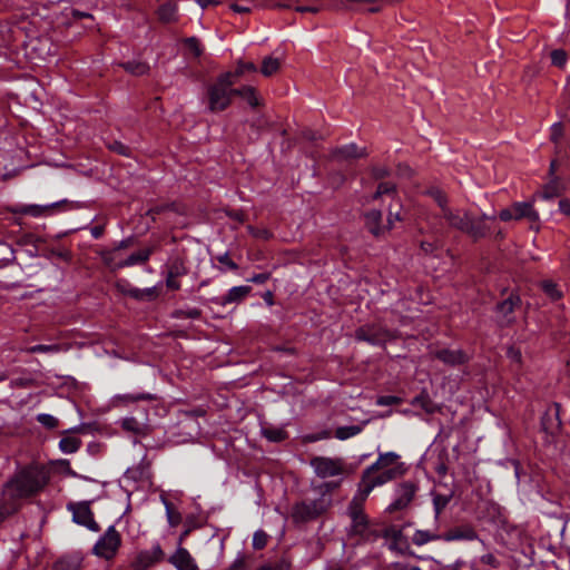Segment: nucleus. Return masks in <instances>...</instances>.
Instances as JSON below:
<instances>
[{"label": "nucleus", "instance_id": "obj_10", "mask_svg": "<svg viewBox=\"0 0 570 570\" xmlns=\"http://www.w3.org/2000/svg\"><path fill=\"white\" fill-rule=\"evenodd\" d=\"M120 542L119 532L111 525L94 546V553L100 558L110 560L118 551Z\"/></svg>", "mask_w": 570, "mask_h": 570}, {"label": "nucleus", "instance_id": "obj_39", "mask_svg": "<svg viewBox=\"0 0 570 570\" xmlns=\"http://www.w3.org/2000/svg\"><path fill=\"white\" fill-rule=\"evenodd\" d=\"M120 425L125 431L131 432L135 434L139 433V431H140V424L137 421V419H135V417L122 419L120 422Z\"/></svg>", "mask_w": 570, "mask_h": 570}, {"label": "nucleus", "instance_id": "obj_7", "mask_svg": "<svg viewBox=\"0 0 570 570\" xmlns=\"http://www.w3.org/2000/svg\"><path fill=\"white\" fill-rule=\"evenodd\" d=\"M383 196H386L391 199L385 224L386 230L389 232L395 226V223L402 220V203L397 196L396 186L393 183L384 181L379 184L376 191L373 195V199H379L382 198Z\"/></svg>", "mask_w": 570, "mask_h": 570}, {"label": "nucleus", "instance_id": "obj_20", "mask_svg": "<svg viewBox=\"0 0 570 570\" xmlns=\"http://www.w3.org/2000/svg\"><path fill=\"white\" fill-rule=\"evenodd\" d=\"M166 554L159 543L151 546L148 552H145V568L163 562Z\"/></svg>", "mask_w": 570, "mask_h": 570}, {"label": "nucleus", "instance_id": "obj_50", "mask_svg": "<svg viewBox=\"0 0 570 570\" xmlns=\"http://www.w3.org/2000/svg\"><path fill=\"white\" fill-rule=\"evenodd\" d=\"M508 357L517 363L518 365H521L522 363V353L519 348H515V347H509L508 352Z\"/></svg>", "mask_w": 570, "mask_h": 570}, {"label": "nucleus", "instance_id": "obj_32", "mask_svg": "<svg viewBox=\"0 0 570 570\" xmlns=\"http://www.w3.org/2000/svg\"><path fill=\"white\" fill-rule=\"evenodd\" d=\"M281 62L277 58L266 57L264 58L261 67V72L265 77H271L278 71Z\"/></svg>", "mask_w": 570, "mask_h": 570}, {"label": "nucleus", "instance_id": "obj_61", "mask_svg": "<svg viewBox=\"0 0 570 570\" xmlns=\"http://www.w3.org/2000/svg\"><path fill=\"white\" fill-rule=\"evenodd\" d=\"M230 9L234 12H237V13H247V12H249V8L243 7V6H239V4H232Z\"/></svg>", "mask_w": 570, "mask_h": 570}, {"label": "nucleus", "instance_id": "obj_54", "mask_svg": "<svg viewBox=\"0 0 570 570\" xmlns=\"http://www.w3.org/2000/svg\"><path fill=\"white\" fill-rule=\"evenodd\" d=\"M176 275H169L167 274L166 285L171 291H177L180 287V283L177 281Z\"/></svg>", "mask_w": 570, "mask_h": 570}, {"label": "nucleus", "instance_id": "obj_51", "mask_svg": "<svg viewBox=\"0 0 570 570\" xmlns=\"http://www.w3.org/2000/svg\"><path fill=\"white\" fill-rule=\"evenodd\" d=\"M200 316V311L198 308H189L186 311H178L177 317H185V318H198Z\"/></svg>", "mask_w": 570, "mask_h": 570}, {"label": "nucleus", "instance_id": "obj_18", "mask_svg": "<svg viewBox=\"0 0 570 570\" xmlns=\"http://www.w3.org/2000/svg\"><path fill=\"white\" fill-rule=\"evenodd\" d=\"M250 291L252 288L249 286H234L227 292L226 295L218 298L217 303L223 306L232 303H239L250 293Z\"/></svg>", "mask_w": 570, "mask_h": 570}, {"label": "nucleus", "instance_id": "obj_29", "mask_svg": "<svg viewBox=\"0 0 570 570\" xmlns=\"http://www.w3.org/2000/svg\"><path fill=\"white\" fill-rule=\"evenodd\" d=\"M53 570H80V559L63 557L53 564Z\"/></svg>", "mask_w": 570, "mask_h": 570}, {"label": "nucleus", "instance_id": "obj_64", "mask_svg": "<svg viewBox=\"0 0 570 570\" xmlns=\"http://www.w3.org/2000/svg\"><path fill=\"white\" fill-rule=\"evenodd\" d=\"M197 3L203 8H207L209 4L215 3L213 0H197Z\"/></svg>", "mask_w": 570, "mask_h": 570}, {"label": "nucleus", "instance_id": "obj_45", "mask_svg": "<svg viewBox=\"0 0 570 570\" xmlns=\"http://www.w3.org/2000/svg\"><path fill=\"white\" fill-rule=\"evenodd\" d=\"M256 570H289V566L284 561L268 562L259 566Z\"/></svg>", "mask_w": 570, "mask_h": 570}, {"label": "nucleus", "instance_id": "obj_6", "mask_svg": "<svg viewBox=\"0 0 570 570\" xmlns=\"http://www.w3.org/2000/svg\"><path fill=\"white\" fill-rule=\"evenodd\" d=\"M331 504L328 494H322L315 500H304L293 505L291 518L295 523H306L324 514Z\"/></svg>", "mask_w": 570, "mask_h": 570}, {"label": "nucleus", "instance_id": "obj_46", "mask_svg": "<svg viewBox=\"0 0 570 570\" xmlns=\"http://www.w3.org/2000/svg\"><path fill=\"white\" fill-rule=\"evenodd\" d=\"M551 61L554 66L562 67L567 61V53L563 50H553Z\"/></svg>", "mask_w": 570, "mask_h": 570}, {"label": "nucleus", "instance_id": "obj_31", "mask_svg": "<svg viewBox=\"0 0 570 570\" xmlns=\"http://www.w3.org/2000/svg\"><path fill=\"white\" fill-rule=\"evenodd\" d=\"M452 499V495L450 494H434L433 495V509H434V517L438 520L442 513V511L448 507Z\"/></svg>", "mask_w": 570, "mask_h": 570}, {"label": "nucleus", "instance_id": "obj_27", "mask_svg": "<svg viewBox=\"0 0 570 570\" xmlns=\"http://www.w3.org/2000/svg\"><path fill=\"white\" fill-rule=\"evenodd\" d=\"M186 273H187V267H186L184 258L176 256L169 261L168 267H167V274L176 275L179 277V276L185 275Z\"/></svg>", "mask_w": 570, "mask_h": 570}, {"label": "nucleus", "instance_id": "obj_2", "mask_svg": "<svg viewBox=\"0 0 570 570\" xmlns=\"http://www.w3.org/2000/svg\"><path fill=\"white\" fill-rule=\"evenodd\" d=\"M49 482V472L41 465H28L17 471L4 484V493L11 499H27L38 494Z\"/></svg>", "mask_w": 570, "mask_h": 570}, {"label": "nucleus", "instance_id": "obj_41", "mask_svg": "<svg viewBox=\"0 0 570 570\" xmlns=\"http://www.w3.org/2000/svg\"><path fill=\"white\" fill-rule=\"evenodd\" d=\"M267 534L263 530H257L253 535V547L256 550L263 549L267 544Z\"/></svg>", "mask_w": 570, "mask_h": 570}, {"label": "nucleus", "instance_id": "obj_30", "mask_svg": "<svg viewBox=\"0 0 570 570\" xmlns=\"http://www.w3.org/2000/svg\"><path fill=\"white\" fill-rule=\"evenodd\" d=\"M158 17L163 22H173L177 19V8L174 3H165L158 9Z\"/></svg>", "mask_w": 570, "mask_h": 570}, {"label": "nucleus", "instance_id": "obj_21", "mask_svg": "<svg viewBox=\"0 0 570 570\" xmlns=\"http://www.w3.org/2000/svg\"><path fill=\"white\" fill-rule=\"evenodd\" d=\"M436 540H442V535L429 530H416L412 537V542L417 547Z\"/></svg>", "mask_w": 570, "mask_h": 570}, {"label": "nucleus", "instance_id": "obj_36", "mask_svg": "<svg viewBox=\"0 0 570 570\" xmlns=\"http://www.w3.org/2000/svg\"><path fill=\"white\" fill-rule=\"evenodd\" d=\"M257 70L255 63L253 62H242L239 61L237 63V67L234 72H230L233 75V79L235 82L237 79L243 76L245 72H255Z\"/></svg>", "mask_w": 570, "mask_h": 570}, {"label": "nucleus", "instance_id": "obj_33", "mask_svg": "<svg viewBox=\"0 0 570 570\" xmlns=\"http://www.w3.org/2000/svg\"><path fill=\"white\" fill-rule=\"evenodd\" d=\"M52 207H53V205H48V206L24 205V206H21L20 214L39 217V216H42L46 213H48Z\"/></svg>", "mask_w": 570, "mask_h": 570}, {"label": "nucleus", "instance_id": "obj_17", "mask_svg": "<svg viewBox=\"0 0 570 570\" xmlns=\"http://www.w3.org/2000/svg\"><path fill=\"white\" fill-rule=\"evenodd\" d=\"M365 226L371 234L379 237L387 233L385 224H382L381 210H370L365 214Z\"/></svg>", "mask_w": 570, "mask_h": 570}, {"label": "nucleus", "instance_id": "obj_57", "mask_svg": "<svg viewBox=\"0 0 570 570\" xmlns=\"http://www.w3.org/2000/svg\"><path fill=\"white\" fill-rule=\"evenodd\" d=\"M559 210L570 217V199H561L559 202Z\"/></svg>", "mask_w": 570, "mask_h": 570}, {"label": "nucleus", "instance_id": "obj_23", "mask_svg": "<svg viewBox=\"0 0 570 570\" xmlns=\"http://www.w3.org/2000/svg\"><path fill=\"white\" fill-rule=\"evenodd\" d=\"M81 444L82 441L79 438L67 435L59 441V449L63 453L71 454L77 452L80 449Z\"/></svg>", "mask_w": 570, "mask_h": 570}, {"label": "nucleus", "instance_id": "obj_56", "mask_svg": "<svg viewBox=\"0 0 570 570\" xmlns=\"http://www.w3.org/2000/svg\"><path fill=\"white\" fill-rule=\"evenodd\" d=\"M268 279H269V274H267V273H259V274H256L253 277H250L249 282L255 283V284H264Z\"/></svg>", "mask_w": 570, "mask_h": 570}, {"label": "nucleus", "instance_id": "obj_34", "mask_svg": "<svg viewBox=\"0 0 570 570\" xmlns=\"http://www.w3.org/2000/svg\"><path fill=\"white\" fill-rule=\"evenodd\" d=\"M17 511L14 503L8 500H0V525Z\"/></svg>", "mask_w": 570, "mask_h": 570}, {"label": "nucleus", "instance_id": "obj_49", "mask_svg": "<svg viewBox=\"0 0 570 570\" xmlns=\"http://www.w3.org/2000/svg\"><path fill=\"white\" fill-rule=\"evenodd\" d=\"M480 561L487 566L494 568V569L498 568L500 564L499 560L497 559V557L493 553L483 554L481 557Z\"/></svg>", "mask_w": 570, "mask_h": 570}, {"label": "nucleus", "instance_id": "obj_53", "mask_svg": "<svg viewBox=\"0 0 570 570\" xmlns=\"http://www.w3.org/2000/svg\"><path fill=\"white\" fill-rule=\"evenodd\" d=\"M246 569V561L243 556L237 557L234 562L230 564L228 570H245Z\"/></svg>", "mask_w": 570, "mask_h": 570}, {"label": "nucleus", "instance_id": "obj_52", "mask_svg": "<svg viewBox=\"0 0 570 570\" xmlns=\"http://www.w3.org/2000/svg\"><path fill=\"white\" fill-rule=\"evenodd\" d=\"M390 170L385 166H374L372 168V175L376 179L384 178L389 175Z\"/></svg>", "mask_w": 570, "mask_h": 570}, {"label": "nucleus", "instance_id": "obj_48", "mask_svg": "<svg viewBox=\"0 0 570 570\" xmlns=\"http://www.w3.org/2000/svg\"><path fill=\"white\" fill-rule=\"evenodd\" d=\"M216 259L232 271H236L238 268L237 264L230 259L228 253L218 255Z\"/></svg>", "mask_w": 570, "mask_h": 570}, {"label": "nucleus", "instance_id": "obj_37", "mask_svg": "<svg viewBox=\"0 0 570 570\" xmlns=\"http://www.w3.org/2000/svg\"><path fill=\"white\" fill-rule=\"evenodd\" d=\"M263 434L272 442H281L287 436L286 432L282 429H264Z\"/></svg>", "mask_w": 570, "mask_h": 570}, {"label": "nucleus", "instance_id": "obj_63", "mask_svg": "<svg viewBox=\"0 0 570 570\" xmlns=\"http://www.w3.org/2000/svg\"><path fill=\"white\" fill-rule=\"evenodd\" d=\"M399 170H400V174L403 176H405V175L410 176L412 174L411 168L407 166H400Z\"/></svg>", "mask_w": 570, "mask_h": 570}, {"label": "nucleus", "instance_id": "obj_15", "mask_svg": "<svg viewBox=\"0 0 570 570\" xmlns=\"http://www.w3.org/2000/svg\"><path fill=\"white\" fill-rule=\"evenodd\" d=\"M72 518L76 523L85 525L91 531L99 530V525L95 521L92 511L88 503H78L72 507Z\"/></svg>", "mask_w": 570, "mask_h": 570}, {"label": "nucleus", "instance_id": "obj_9", "mask_svg": "<svg viewBox=\"0 0 570 570\" xmlns=\"http://www.w3.org/2000/svg\"><path fill=\"white\" fill-rule=\"evenodd\" d=\"M130 244V239L122 240L118 247L104 252L101 254L104 263L112 268H121L125 266L138 264L142 261V253L141 250H137L129 255H124V249L127 248Z\"/></svg>", "mask_w": 570, "mask_h": 570}, {"label": "nucleus", "instance_id": "obj_12", "mask_svg": "<svg viewBox=\"0 0 570 570\" xmlns=\"http://www.w3.org/2000/svg\"><path fill=\"white\" fill-rule=\"evenodd\" d=\"M311 466L320 478H332L343 472V463L340 459L316 456L311 460Z\"/></svg>", "mask_w": 570, "mask_h": 570}, {"label": "nucleus", "instance_id": "obj_38", "mask_svg": "<svg viewBox=\"0 0 570 570\" xmlns=\"http://www.w3.org/2000/svg\"><path fill=\"white\" fill-rule=\"evenodd\" d=\"M542 289L551 297V299L557 301L560 299L562 293L558 289L557 285L551 281L542 282Z\"/></svg>", "mask_w": 570, "mask_h": 570}, {"label": "nucleus", "instance_id": "obj_16", "mask_svg": "<svg viewBox=\"0 0 570 570\" xmlns=\"http://www.w3.org/2000/svg\"><path fill=\"white\" fill-rule=\"evenodd\" d=\"M476 538H478L476 531L474 530L473 527H471L469 524L455 527L453 529H450L444 534H442V540H444L446 542L461 541V540L472 541V540H475Z\"/></svg>", "mask_w": 570, "mask_h": 570}, {"label": "nucleus", "instance_id": "obj_40", "mask_svg": "<svg viewBox=\"0 0 570 570\" xmlns=\"http://www.w3.org/2000/svg\"><path fill=\"white\" fill-rule=\"evenodd\" d=\"M560 195L559 185L557 181H551L548 185H546L541 197L543 199H552Z\"/></svg>", "mask_w": 570, "mask_h": 570}, {"label": "nucleus", "instance_id": "obj_42", "mask_svg": "<svg viewBox=\"0 0 570 570\" xmlns=\"http://www.w3.org/2000/svg\"><path fill=\"white\" fill-rule=\"evenodd\" d=\"M161 500L165 503V508H166V512H167V518H168L169 524L173 525V527H176L180 522V520H181L180 514L177 513V512H174L171 510V504L169 502H167L163 497H161Z\"/></svg>", "mask_w": 570, "mask_h": 570}, {"label": "nucleus", "instance_id": "obj_28", "mask_svg": "<svg viewBox=\"0 0 570 570\" xmlns=\"http://www.w3.org/2000/svg\"><path fill=\"white\" fill-rule=\"evenodd\" d=\"M518 302V297L510 296L498 305L499 314H501L507 320L508 323L511 322V318L509 316L513 313Z\"/></svg>", "mask_w": 570, "mask_h": 570}, {"label": "nucleus", "instance_id": "obj_8", "mask_svg": "<svg viewBox=\"0 0 570 570\" xmlns=\"http://www.w3.org/2000/svg\"><path fill=\"white\" fill-rule=\"evenodd\" d=\"M499 217L503 222L527 219L531 228L539 229L540 215L534 209L532 202H515L510 207L502 209Z\"/></svg>", "mask_w": 570, "mask_h": 570}, {"label": "nucleus", "instance_id": "obj_47", "mask_svg": "<svg viewBox=\"0 0 570 570\" xmlns=\"http://www.w3.org/2000/svg\"><path fill=\"white\" fill-rule=\"evenodd\" d=\"M401 402H402V400L399 396H394V395H384V396H380L376 400V404L381 405V406L400 404Z\"/></svg>", "mask_w": 570, "mask_h": 570}, {"label": "nucleus", "instance_id": "obj_25", "mask_svg": "<svg viewBox=\"0 0 570 570\" xmlns=\"http://www.w3.org/2000/svg\"><path fill=\"white\" fill-rule=\"evenodd\" d=\"M365 424L366 422L361 425L338 426L335 430V438L342 441L353 438L363 431Z\"/></svg>", "mask_w": 570, "mask_h": 570}, {"label": "nucleus", "instance_id": "obj_60", "mask_svg": "<svg viewBox=\"0 0 570 570\" xmlns=\"http://www.w3.org/2000/svg\"><path fill=\"white\" fill-rule=\"evenodd\" d=\"M435 246L433 243H429V242H422L421 243V249L424 252V253H432L434 250Z\"/></svg>", "mask_w": 570, "mask_h": 570}, {"label": "nucleus", "instance_id": "obj_13", "mask_svg": "<svg viewBox=\"0 0 570 570\" xmlns=\"http://www.w3.org/2000/svg\"><path fill=\"white\" fill-rule=\"evenodd\" d=\"M168 562L176 570H199L197 561L184 547L177 546L175 552L168 558Z\"/></svg>", "mask_w": 570, "mask_h": 570}, {"label": "nucleus", "instance_id": "obj_19", "mask_svg": "<svg viewBox=\"0 0 570 570\" xmlns=\"http://www.w3.org/2000/svg\"><path fill=\"white\" fill-rule=\"evenodd\" d=\"M436 356L439 360L450 365L462 364L466 361L465 355L460 350H442L438 352Z\"/></svg>", "mask_w": 570, "mask_h": 570}, {"label": "nucleus", "instance_id": "obj_26", "mask_svg": "<svg viewBox=\"0 0 570 570\" xmlns=\"http://www.w3.org/2000/svg\"><path fill=\"white\" fill-rule=\"evenodd\" d=\"M67 347L62 344H38L30 346L26 350L29 354L35 353H59L61 351H66Z\"/></svg>", "mask_w": 570, "mask_h": 570}, {"label": "nucleus", "instance_id": "obj_1", "mask_svg": "<svg viewBox=\"0 0 570 570\" xmlns=\"http://www.w3.org/2000/svg\"><path fill=\"white\" fill-rule=\"evenodd\" d=\"M426 194L436 203L440 216L450 227L459 229L474 239L485 236L488 228L481 222L474 220L466 210L450 206L448 196L442 189L432 187L426 190Z\"/></svg>", "mask_w": 570, "mask_h": 570}, {"label": "nucleus", "instance_id": "obj_5", "mask_svg": "<svg viewBox=\"0 0 570 570\" xmlns=\"http://www.w3.org/2000/svg\"><path fill=\"white\" fill-rule=\"evenodd\" d=\"M371 492L370 487L358 484V489L348 504L347 514L352 521L351 532L353 534L364 535L367 530L368 519L364 513V503Z\"/></svg>", "mask_w": 570, "mask_h": 570}, {"label": "nucleus", "instance_id": "obj_22", "mask_svg": "<svg viewBox=\"0 0 570 570\" xmlns=\"http://www.w3.org/2000/svg\"><path fill=\"white\" fill-rule=\"evenodd\" d=\"M365 149H358L356 145L350 144L344 147H341L336 150L335 156L338 159H351V158H360L365 156Z\"/></svg>", "mask_w": 570, "mask_h": 570}, {"label": "nucleus", "instance_id": "obj_59", "mask_svg": "<svg viewBox=\"0 0 570 570\" xmlns=\"http://www.w3.org/2000/svg\"><path fill=\"white\" fill-rule=\"evenodd\" d=\"M393 570H421L419 567L416 566H412V564H406V563H396L394 566V569Z\"/></svg>", "mask_w": 570, "mask_h": 570}, {"label": "nucleus", "instance_id": "obj_44", "mask_svg": "<svg viewBox=\"0 0 570 570\" xmlns=\"http://www.w3.org/2000/svg\"><path fill=\"white\" fill-rule=\"evenodd\" d=\"M37 420L39 423H41L43 426L48 428V429H55L58 426V419H56L55 416L50 415V414H39L37 416Z\"/></svg>", "mask_w": 570, "mask_h": 570}, {"label": "nucleus", "instance_id": "obj_3", "mask_svg": "<svg viewBox=\"0 0 570 570\" xmlns=\"http://www.w3.org/2000/svg\"><path fill=\"white\" fill-rule=\"evenodd\" d=\"M405 472L404 463L395 452L380 453L377 460L363 472L360 484L373 490L389 481L401 476Z\"/></svg>", "mask_w": 570, "mask_h": 570}, {"label": "nucleus", "instance_id": "obj_43", "mask_svg": "<svg viewBox=\"0 0 570 570\" xmlns=\"http://www.w3.org/2000/svg\"><path fill=\"white\" fill-rule=\"evenodd\" d=\"M248 232L255 238H259V239H264V240H267L272 237V233L267 228H264V227L248 226Z\"/></svg>", "mask_w": 570, "mask_h": 570}, {"label": "nucleus", "instance_id": "obj_4", "mask_svg": "<svg viewBox=\"0 0 570 570\" xmlns=\"http://www.w3.org/2000/svg\"><path fill=\"white\" fill-rule=\"evenodd\" d=\"M235 80L230 72L222 73L207 89L208 110L219 112L228 108L235 94Z\"/></svg>", "mask_w": 570, "mask_h": 570}, {"label": "nucleus", "instance_id": "obj_62", "mask_svg": "<svg viewBox=\"0 0 570 570\" xmlns=\"http://www.w3.org/2000/svg\"><path fill=\"white\" fill-rule=\"evenodd\" d=\"M296 11H298V12H312V13H315V12L318 11V9L316 7H297Z\"/></svg>", "mask_w": 570, "mask_h": 570}, {"label": "nucleus", "instance_id": "obj_24", "mask_svg": "<svg viewBox=\"0 0 570 570\" xmlns=\"http://www.w3.org/2000/svg\"><path fill=\"white\" fill-rule=\"evenodd\" d=\"M234 96L242 97L252 107H257L259 105V99L256 95L254 87L252 86H244L242 88L235 89Z\"/></svg>", "mask_w": 570, "mask_h": 570}, {"label": "nucleus", "instance_id": "obj_55", "mask_svg": "<svg viewBox=\"0 0 570 570\" xmlns=\"http://www.w3.org/2000/svg\"><path fill=\"white\" fill-rule=\"evenodd\" d=\"M562 136V126L560 124H554L551 127V139L553 141H558Z\"/></svg>", "mask_w": 570, "mask_h": 570}, {"label": "nucleus", "instance_id": "obj_58", "mask_svg": "<svg viewBox=\"0 0 570 570\" xmlns=\"http://www.w3.org/2000/svg\"><path fill=\"white\" fill-rule=\"evenodd\" d=\"M111 149L121 154V155H126L127 154V147L119 142V141H115L112 145H111Z\"/></svg>", "mask_w": 570, "mask_h": 570}, {"label": "nucleus", "instance_id": "obj_35", "mask_svg": "<svg viewBox=\"0 0 570 570\" xmlns=\"http://www.w3.org/2000/svg\"><path fill=\"white\" fill-rule=\"evenodd\" d=\"M184 45L188 52L195 58H198L203 53L200 42L195 37L186 38Z\"/></svg>", "mask_w": 570, "mask_h": 570}, {"label": "nucleus", "instance_id": "obj_14", "mask_svg": "<svg viewBox=\"0 0 570 570\" xmlns=\"http://www.w3.org/2000/svg\"><path fill=\"white\" fill-rule=\"evenodd\" d=\"M416 492V488L411 482H404L400 484L396 489V498L389 505L387 510L390 512L399 511L405 509L414 498Z\"/></svg>", "mask_w": 570, "mask_h": 570}, {"label": "nucleus", "instance_id": "obj_11", "mask_svg": "<svg viewBox=\"0 0 570 570\" xmlns=\"http://www.w3.org/2000/svg\"><path fill=\"white\" fill-rule=\"evenodd\" d=\"M355 338L372 345H382L394 338V334L380 325L370 324L358 327L355 331Z\"/></svg>", "mask_w": 570, "mask_h": 570}]
</instances>
